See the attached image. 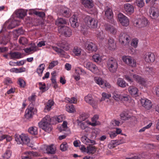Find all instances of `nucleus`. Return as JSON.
<instances>
[{
    "label": "nucleus",
    "mask_w": 159,
    "mask_h": 159,
    "mask_svg": "<svg viewBox=\"0 0 159 159\" xmlns=\"http://www.w3.org/2000/svg\"><path fill=\"white\" fill-rule=\"evenodd\" d=\"M64 119V116L62 115L59 116L52 119L49 116L47 115L42 119L41 121L39 122L38 125L40 128L46 132L49 133L52 129V125L50 124L51 120H55L58 123L62 122Z\"/></svg>",
    "instance_id": "1"
},
{
    "label": "nucleus",
    "mask_w": 159,
    "mask_h": 159,
    "mask_svg": "<svg viewBox=\"0 0 159 159\" xmlns=\"http://www.w3.org/2000/svg\"><path fill=\"white\" fill-rule=\"evenodd\" d=\"M107 67L109 71L112 73L115 72L118 68V63L116 59L109 58L107 62Z\"/></svg>",
    "instance_id": "2"
},
{
    "label": "nucleus",
    "mask_w": 159,
    "mask_h": 159,
    "mask_svg": "<svg viewBox=\"0 0 159 159\" xmlns=\"http://www.w3.org/2000/svg\"><path fill=\"white\" fill-rule=\"evenodd\" d=\"M15 141L18 144H27L30 141V139L28 136L25 134L20 135H15Z\"/></svg>",
    "instance_id": "3"
},
{
    "label": "nucleus",
    "mask_w": 159,
    "mask_h": 159,
    "mask_svg": "<svg viewBox=\"0 0 159 159\" xmlns=\"http://www.w3.org/2000/svg\"><path fill=\"white\" fill-rule=\"evenodd\" d=\"M85 21L89 28L94 29L97 26V20L89 16H87L85 17Z\"/></svg>",
    "instance_id": "4"
},
{
    "label": "nucleus",
    "mask_w": 159,
    "mask_h": 159,
    "mask_svg": "<svg viewBox=\"0 0 159 159\" xmlns=\"http://www.w3.org/2000/svg\"><path fill=\"white\" fill-rule=\"evenodd\" d=\"M119 41L121 44H127L130 42L131 38L126 33H121L119 35Z\"/></svg>",
    "instance_id": "5"
},
{
    "label": "nucleus",
    "mask_w": 159,
    "mask_h": 159,
    "mask_svg": "<svg viewBox=\"0 0 159 159\" xmlns=\"http://www.w3.org/2000/svg\"><path fill=\"white\" fill-rule=\"evenodd\" d=\"M123 61L126 64L132 67L136 66V61L132 57L129 56H123L122 58Z\"/></svg>",
    "instance_id": "6"
},
{
    "label": "nucleus",
    "mask_w": 159,
    "mask_h": 159,
    "mask_svg": "<svg viewBox=\"0 0 159 159\" xmlns=\"http://www.w3.org/2000/svg\"><path fill=\"white\" fill-rule=\"evenodd\" d=\"M117 18L118 21L121 25L124 26H127L129 24L128 18L121 13L118 14Z\"/></svg>",
    "instance_id": "7"
},
{
    "label": "nucleus",
    "mask_w": 159,
    "mask_h": 159,
    "mask_svg": "<svg viewBox=\"0 0 159 159\" xmlns=\"http://www.w3.org/2000/svg\"><path fill=\"white\" fill-rule=\"evenodd\" d=\"M85 49L90 52H96L97 50V47L94 43L89 41H87L84 43Z\"/></svg>",
    "instance_id": "8"
},
{
    "label": "nucleus",
    "mask_w": 159,
    "mask_h": 159,
    "mask_svg": "<svg viewBox=\"0 0 159 159\" xmlns=\"http://www.w3.org/2000/svg\"><path fill=\"white\" fill-rule=\"evenodd\" d=\"M34 105L30 103L25 111V116L27 119L31 118L34 114Z\"/></svg>",
    "instance_id": "9"
},
{
    "label": "nucleus",
    "mask_w": 159,
    "mask_h": 159,
    "mask_svg": "<svg viewBox=\"0 0 159 159\" xmlns=\"http://www.w3.org/2000/svg\"><path fill=\"white\" fill-rule=\"evenodd\" d=\"M148 23V20L145 17L139 19L135 22V26L139 28H142L146 26Z\"/></svg>",
    "instance_id": "10"
},
{
    "label": "nucleus",
    "mask_w": 159,
    "mask_h": 159,
    "mask_svg": "<svg viewBox=\"0 0 159 159\" xmlns=\"http://www.w3.org/2000/svg\"><path fill=\"white\" fill-rule=\"evenodd\" d=\"M85 66L94 74L98 72L99 70L96 66L92 63L88 62L85 64Z\"/></svg>",
    "instance_id": "11"
},
{
    "label": "nucleus",
    "mask_w": 159,
    "mask_h": 159,
    "mask_svg": "<svg viewBox=\"0 0 159 159\" xmlns=\"http://www.w3.org/2000/svg\"><path fill=\"white\" fill-rule=\"evenodd\" d=\"M61 34L66 37H70L72 34L71 30L69 27L65 26L61 28L60 30Z\"/></svg>",
    "instance_id": "12"
},
{
    "label": "nucleus",
    "mask_w": 159,
    "mask_h": 159,
    "mask_svg": "<svg viewBox=\"0 0 159 159\" xmlns=\"http://www.w3.org/2000/svg\"><path fill=\"white\" fill-rule=\"evenodd\" d=\"M85 101L92 106L93 108H96L97 107V102L93 98L91 94H88L84 97Z\"/></svg>",
    "instance_id": "13"
},
{
    "label": "nucleus",
    "mask_w": 159,
    "mask_h": 159,
    "mask_svg": "<svg viewBox=\"0 0 159 159\" xmlns=\"http://www.w3.org/2000/svg\"><path fill=\"white\" fill-rule=\"evenodd\" d=\"M72 55L75 57H80L84 55L83 50L80 48L75 47L72 51Z\"/></svg>",
    "instance_id": "14"
},
{
    "label": "nucleus",
    "mask_w": 159,
    "mask_h": 159,
    "mask_svg": "<svg viewBox=\"0 0 159 159\" xmlns=\"http://www.w3.org/2000/svg\"><path fill=\"white\" fill-rule=\"evenodd\" d=\"M143 58L147 62H152L155 60V56L153 53L151 52H147L144 55Z\"/></svg>",
    "instance_id": "15"
},
{
    "label": "nucleus",
    "mask_w": 159,
    "mask_h": 159,
    "mask_svg": "<svg viewBox=\"0 0 159 159\" xmlns=\"http://www.w3.org/2000/svg\"><path fill=\"white\" fill-rule=\"evenodd\" d=\"M149 13L151 17L156 19L159 16V9L155 7H152L150 10Z\"/></svg>",
    "instance_id": "16"
},
{
    "label": "nucleus",
    "mask_w": 159,
    "mask_h": 159,
    "mask_svg": "<svg viewBox=\"0 0 159 159\" xmlns=\"http://www.w3.org/2000/svg\"><path fill=\"white\" fill-rule=\"evenodd\" d=\"M141 102L142 106L147 110L149 109L152 107V102L147 98L142 99Z\"/></svg>",
    "instance_id": "17"
},
{
    "label": "nucleus",
    "mask_w": 159,
    "mask_h": 159,
    "mask_svg": "<svg viewBox=\"0 0 159 159\" xmlns=\"http://www.w3.org/2000/svg\"><path fill=\"white\" fill-rule=\"evenodd\" d=\"M124 9L125 13L130 15L132 14L134 11V6L129 3H126L124 5Z\"/></svg>",
    "instance_id": "18"
},
{
    "label": "nucleus",
    "mask_w": 159,
    "mask_h": 159,
    "mask_svg": "<svg viewBox=\"0 0 159 159\" xmlns=\"http://www.w3.org/2000/svg\"><path fill=\"white\" fill-rule=\"evenodd\" d=\"M15 12L16 17L20 19L23 18L27 15L26 11L22 9L16 10Z\"/></svg>",
    "instance_id": "19"
},
{
    "label": "nucleus",
    "mask_w": 159,
    "mask_h": 159,
    "mask_svg": "<svg viewBox=\"0 0 159 159\" xmlns=\"http://www.w3.org/2000/svg\"><path fill=\"white\" fill-rule=\"evenodd\" d=\"M69 21L71 26L74 28L78 27L79 25V23L78 22L77 17L75 15H73L70 19Z\"/></svg>",
    "instance_id": "20"
},
{
    "label": "nucleus",
    "mask_w": 159,
    "mask_h": 159,
    "mask_svg": "<svg viewBox=\"0 0 159 159\" xmlns=\"http://www.w3.org/2000/svg\"><path fill=\"white\" fill-rule=\"evenodd\" d=\"M128 91L131 95L135 97L138 96L139 90L136 87L133 86H130L128 89Z\"/></svg>",
    "instance_id": "21"
},
{
    "label": "nucleus",
    "mask_w": 159,
    "mask_h": 159,
    "mask_svg": "<svg viewBox=\"0 0 159 159\" xmlns=\"http://www.w3.org/2000/svg\"><path fill=\"white\" fill-rule=\"evenodd\" d=\"M60 14L62 16L66 18H68L70 16L69 9L66 7H63L61 10Z\"/></svg>",
    "instance_id": "22"
},
{
    "label": "nucleus",
    "mask_w": 159,
    "mask_h": 159,
    "mask_svg": "<svg viewBox=\"0 0 159 159\" xmlns=\"http://www.w3.org/2000/svg\"><path fill=\"white\" fill-rule=\"evenodd\" d=\"M9 55L11 59H19L22 58V54L19 52H11L9 53Z\"/></svg>",
    "instance_id": "23"
},
{
    "label": "nucleus",
    "mask_w": 159,
    "mask_h": 159,
    "mask_svg": "<svg viewBox=\"0 0 159 159\" xmlns=\"http://www.w3.org/2000/svg\"><path fill=\"white\" fill-rule=\"evenodd\" d=\"M80 128L82 129H84L87 127L88 125H90L93 126H96V124L95 123H91V122L88 121H81L80 122Z\"/></svg>",
    "instance_id": "24"
},
{
    "label": "nucleus",
    "mask_w": 159,
    "mask_h": 159,
    "mask_svg": "<svg viewBox=\"0 0 159 159\" xmlns=\"http://www.w3.org/2000/svg\"><path fill=\"white\" fill-rule=\"evenodd\" d=\"M67 23V20L62 18L58 17L55 21L56 25L59 27H61V28L63 27V25H66Z\"/></svg>",
    "instance_id": "25"
},
{
    "label": "nucleus",
    "mask_w": 159,
    "mask_h": 159,
    "mask_svg": "<svg viewBox=\"0 0 159 159\" xmlns=\"http://www.w3.org/2000/svg\"><path fill=\"white\" fill-rule=\"evenodd\" d=\"M133 77L137 83L143 85L145 84L146 81L145 79L141 76L135 74L133 75Z\"/></svg>",
    "instance_id": "26"
},
{
    "label": "nucleus",
    "mask_w": 159,
    "mask_h": 159,
    "mask_svg": "<svg viewBox=\"0 0 159 159\" xmlns=\"http://www.w3.org/2000/svg\"><path fill=\"white\" fill-rule=\"evenodd\" d=\"M19 22L15 20L9 21L7 23V28L9 29H11L15 28L16 26L18 25Z\"/></svg>",
    "instance_id": "27"
},
{
    "label": "nucleus",
    "mask_w": 159,
    "mask_h": 159,
    "mask_svg": "<svg viewBox=\"0 0 159 159\" xmlns=\"http://www.w3.org/2000/svg\"><path fill=\"white\" fill-rule=\"evenodd\" d=\"M105 15L107 18L112 21L113 12L112 10L107 7L105 8Z\"/></svg>",
    "instance_id": "28"
},
{
    "label": "nucleus",
    "mask_w": 159,
    "mask_h": 159,
    "mask_svg": "<svg viewBox=\"0 0 159 159\" xmlns=\"http://www.w3.org/2000/svg\"><path fill=\"white\" fill-rule=\"evenodd\" d=\"M82 3L85 7L91 8L93 6V2L92 0H82Z\"/></svg>",
    "instance_id": "29"
},
{
    "label": "nucleus",
    "mask_w": 159,
    "mask_h": 159,
    "mask_svg": "<svg viewBox=\"0 0 159 159\" xmlns=\"http://www.w3.org/2000/svg\"><path fill=\"white\" fill-rule=\"evenodd\" d=\"M105 30L108 31H110L113 34H115L116 33L117 30L113 26H111L108 24H106L105 25Z\"/></svg>",
    "instance_id": "30"
},
{
    "label": "nucleus",
    "mask_w": 159,
    "mask_h": 159,
    "mask_svg": "<svg viewBox=\"0 0 159 159\" xmlns=\"http://www.w3.org/2000/svg\"><path fill=\"white\" fill-rule=\"evenodd\" d=\"M54 102L52 100H49L47 102L45 107L44 108V111H49L52 109V106H53Z\"/></svg>",
    "instance_id": "31"
},
{
    "label": "nucleus",
    "mask_w": 159,
    "mask_h": 159,
    "mask_svg": "<svg viewBox=\"0 0 159 159\" xmlns=\"http://www.w3.org/2000/svg\"><path fill=\"white\" fill-rule=\"evenodd\" d=\"M45 67L44 64H40L37 68L36 72L39 76L41 77L42 76L43 71L45 69Z\"/></svg>",
    "instance_id": "32"
},
{
    "label": "nucleus",
    "mask_w": 159,
    "mask_h": 159,
    "mask_svg": "<svg viewBox=\"0 0 159 159\" xmlns=\"http://www.w3.org/2000/svg\"><path fill=\"white\" fill-rule=\"evenodd\" d=\"M32 14L42 18L44 17L45 15V13L44 12L42 11H36L34 9L30 10L29 14Z\"/></svg>",
    "instance_id": "33"
},
{
    "label": "nucleus",
    "mask_w": 159,
    "mask_h": 159,
    "mask_svg": "<svg viewBox=\"0 0 159 159\" xmlns=\"http://www.w3.org/2000/svg\"><path fill=\"white\" fill-rule=\"evenodd\" d=\"M122 143L120 141L112 140L108 145V147L110 149H112L116 147L117 145Z\"/></svg>",
    "instance_id": "34"
},
{
    "label": "nucleus",
    "mask_w": 159,
    "mask_h": 159,
    "mask_svg": "<svg viewBox=\"0 0 159 159\" xmlns=\"http://www.w3.org/2000/svg\"><path fill=\"white\" fill-rule=\"evenodd\" d=\"M94 80L95 82L97 84L99 85L102 88H103L104 81L102 78L100 77H96L94 78Z\"/></svg>",
    "instance_id": "35"
},
{
    "label": "nucleus",
    "mask_w": 159,
    "mask_h": 159,
    "mask_svg": "<svg viewBox=\"0 0 159 159\" xmlns=\"http://www.w3.org/2000/svg\"><path fill=\"white\" fill-rule=\"evenodd\" d=\"M88 116L85 113H83L80 115L79 118L77 120V123L78 125L80 124V122L83 121L88 118Z\"/></svg>",
    "instance_id": "36"
},
{
    "label": "nucleus",
    "mask_w": 159,
    "mask_h": 159,
    "mask_svg": "<svg viewBox=\"0 0 159 159\" xmlns=\"http://www.w3.org/2000/svg\"><path fill=\"white\" fill-rule=\"evenodd\" d=\"M117 84L119 86L122 88H125L126 85H128L121 78H119L118 79Z\"/></svg>",
    "instance_id": "37"
},
{
    "label": "nucleus",
    "mask_w": 159,
    "mask_h": 159,
    "mask_svg": "<svg viewBox=\"0 0 159 159\" xmlns=\"http://www.w3.org/2000/svg\"><path fill=\"white\" fill-rule=\"evenodd\" d=\"M66 110L69 112L72 113L75 111V108L74 105L72 104H69L66 106Z\"/></svg>",
    "instance_id": "38"
},
{
    "label": "nucleus",
    "mask_w": 159,
    "mask_h": 159,
    "mask_svg": "<svg viewBox=\"0 0 159 159\" xmlns=\"http://www.w3.org/2000/svg\"><path fill=\"white\" fill-rule=\"evenodd\" d=\"M120 116L121 119L124 120H128L131 117V116L129 115L126 112L124 111L121 113Z\"/></svg>",
    "instance_id": "39"
},
{
    "label": "nucleus",
    "mask_w": 159,
    "mask_h": 159,
    "mask_svg": "<svg viewBox=\"0 0 159 159\" xmlns=\"http://www.w3.org/2000/svg\"><path fill=\"white\" fill-rule=\"evenodd\" d=\"M113 98L116 101H120L122 95H121L117 91H114L113 93Z\"/></svg>",
    "instance_id": "40"
},
{
    "label": "nucleus",
    "mask_w": 159,
    "mask_h": 159,
    "mask_svg": "<svg viewBox=\"0 0 159 159\" xmlns=\"http://www.w3.org/2000/svg\"><path fill=\"white\" fill-rule=\"evenodd\" d=\"M46 151L48 153L54 154L55 151V149L53 148V145H51L47 147Z\"/></svg>",
    "instance_id": "41"
},
{
    "label": "nucleus",
    "mask_w": 159,
    "mask_h": 159,
    "mask_svg": "<svg viewBox=\"0 0 159 159\" xmlns=\"http://www.w3.org/2000/svg\"><path fill=\"white\" fill-rule=\"evenodd\" d=\"M28 132L32 135H35L38 134V129L36 127H30L28 129Z\"/></svg>",
    "instance_id": "42"
},
{
    "label": "nucleus",
    "mask_w": 159,
    "mask_h": 159,
    "mask_svg": "<svg viewBox=\"0 0 159 159\" xmlns=\"http://www.w3.org/2000/svg\"><path fill=\"white\" fill-rule=\"evenodd\" d=\"M58 46L65 50L68 49V44L65 41H63L58 43Z\"/></svg>",
    "instance_id": "43"
},
{
    "label": "nucleus",
    "mask_w": 159,
    "mask_h": 159,
    "mask_svg": "<svg viewBox=\"0 0 159 159\" xmlns=\"http://www.w3.org/2000/svg\"><path fill=\"white\" fill-rule=\"evenodd\" d=\"M35 152H33L31 151H28L25 153V154L26 155H27V156H23L22 157V159H30V157L31 156H35Z\"/></svg>",
    "instance_id": "44"
},
{
    "label": "nucleus",
    "mask_w": 159,
    "mask_h": 159,
    "mask_svg": "<svg viewBox=\"0 0 159 159\" xmlns=\"http://www.w3.org/2000/svg\"><path fill=\"white\" fill-rule=\"evenodd\" d=\"M108 44L109 49H114L115 44L114 43V40L110 38L108 40Z\"/></svg>",
    "instance_id": "45"
},
{
    "label": "nucleus",
    "mask_w": 159,
    "mask_h": 159,
    "mask_svg": "<svg viewBox=\"0 0 159 159\" xmlns=\"http://www.w3.org/2000/svg\"><path fill=\"white\" fill-rule=\"evenodd\" d=\"M9 38L6 36H3L0 39V44L6 45L9 41Z\"/></svg>",
    "instance_id": "46"
},
{
    "label": "nucleus",
    "mask_w": 159,
    "mask_h": 159,
    "mask_svg": "<svg viewBox=\"0 0 159 159\" xmlns=\"http://www.w3.org/2000/svg\"><path fill=\"white\" fill-rule=\"evenodd\" d=\"M65 100L67 102L71 103H76L77 101V99L75 97H72L71 98H66Z\"/></svg>",
    "instance_id": "47"
},
{
    "label": "nucleus",
    "mask_w": 159,
    "mask_h": 159,
    "mask_svg": "<svg viewBox=\"0 0 159 159\" xmlns=\"http://www.w3.org/2000/svg\"><path fill=\"white\" fill-rule=\"evenodd\" d=\"M18 84L21 88H24L25 86V81L21 78H19L18 80Z\"/></svg>",
    "instance_id": "48"
},
{
    "label": "nucleus",
    "mask_w": 159,
    "mask_h": 159,
    "mask_svg": "<svg viewBox=\"0 0 159 159\" xmlns=\"http://www.w3.org/2000/svg\"><path fill=\"white\" fill-rule=\"evenodd\" d=\"M52 49L61 55H63L64 54V52L63 50L60 48H58L57 47L53 46V47H52Z\"/></svg>",
    "instance_id": "49"
},
{
    "label": "nucleus",
    "mask_w": 159,
    "mask_h": 159,
    "mask_svg": "<svg viewBox=\"0 0 159 159\" xmlns=\"http://www.w3.org/2000/svg\"><path fill=\"white\" fill-rule=\"evenodd\" d=\"M11 156V152L10 150H7L5 152L2 157L4 159H8Z\"/></svg>",
    "instance_id": "50"
},
{
    "label": "nucleus",
    "mask_w": 159,
    "mask_h": 159,
    "mask_svg": "<svg viewBox=\"0 0 159 159\" xmlns=\"http://www.w3.org/2000/svg\"><path fill=\"white\" fill-rule=\"evenodd\" d=\"M68 146L66 142H63L60 145V149L63 151H65L67 149Z\"/></svg>",
    "instance_id": "51"
},
{
    "label": "nucleus",
    "mask_w": 159,
    "mask_h": 159,
    "mask_svg": "<svg viewBox=\"0 0 159 159\" xmlns=\"http://www.w3.org/2000/svg\"><path fill=\"white\" fill-rule=\"evenodd\" d=\"M3 83L4 85H9L12 83L11 79L9 77H6L4 79Z\"/></svg>",
    "instance_id": "52"
},
{
    "label": "nucleus",
    "mask_w": 159,
    "mask_h": 159,
    "mask_svg": "<svg viewBox=\"0 0 159 159\" xmlns=\"http://www.w3.org/2000/svg\"><path fill=\"white\" fill-rule=\"evenodd\" d=\"M88 152L91 153H93L96 151V148L94 146H89L87 148Z\"/></svg>",
    "instance_id": "53"
},
{
    "label": "nucleus",
    "mask_w": 159,
    "mask_h": 159,
    "mask_svg": "<svg viewBox=\"0 0 159 159\" xmlns=\"http://www.w3.org/2000/svg\"><path fill=\"white\" fill-rule=\"evenodd\" d=\"M93 60L96 62H100L101 58L100 55L98 54H96L93 56Z\"/></svg>",
    "instance_id": "54"
},
{
    "label": "nucleus",
    "mask_w": 159,
    "mask_h": 159,
    "mask_svg": "<svg viewBox=\"0 0 159 159\" xmlns=\"http://www.w3.org/2000/svg\"><path fill=\"white\" fill-rule=\"evenodd\" d=\"M81 140L83 143L88 145L89 143V139H88L86 136H84L81 138Z\"/></svg>",
    "instance_id": "55"
},
{
    "label": "nucleus",
    "mask_w": 159,
    "mask_h": 159,
    "mask_svg": "<svg viewBox=\"0 0 159 159\" xmlns=\"http://www.w3.org/2000/svg\"><path fill=\"white\" fill-rule=\"evenodd\" d=\"M138 42L139 40L137 38H134L132 40L131 45L132 46L134 47L135 48H136L137 46Z\"/></svg>",
    "instance_id": "56"
},
{
    "label": "nucleus",
    "mask_w": 159,
    "mask_h": 159,
    "mask_svg": "<svg viewBox=\"0 0 159 159\" xmlns=\"http://www.w3.org/2000/svg\"><path fill=\"white\" fill-rule=\"evenodd\" d=\"M145 71L147 72H148V74L151 75H154L155 72V70L151 67H147L145 70Z\"/></svg>",
    "instance_id": "57"
},
{
    "label": "nucleus",
    "mask_w": 159,
    "mask_h": 159,
    "mask_svg": "<svg viewBox=\"0 0 159 159\" xmlns=\"http://www.w3.org/2000/svg\"><path fill=\"white\" fill-rule=\"evenodd\" d=\"M75 73L76 74H80V73L83 74H84L86 73L85 71L84 70L81 68L78 67L75 69Z\"/></svg>",
    "instance_id": "58"
},
{
    "label": "nucleus",
    "mask_w": 159,
    "mask_h": 159,
    "mask_svg": "<svg viewBox=\"0 0 159 159\" xmlns=\"http://www.w3.org/2000/svg\"><path fill=\"white\" fill-rule=\"evenodd\" d=\"M39 89L41 90H42L43 92H44L47 90L46 88V84L45 83L39 82Z\"/></svg>",
    "instance_id": "59"
},
{
    "label": "nucleus",
    "mask_w": 159,
    "mask_h": 159,
    "mask_svg": "<svg viewBox=\"0 0 159 159\" xmlns=\"http://www.w3.org/2000/svg\"><path fill=\"white\" fill-rule=\"evenodd\" d=\"M19 43L22 45H24L27 43V40L25 37H21L19 40Z\"/></svg>",
    "instance_id": "60"
},
{
    "label": "nucleus",
    "mask_w": 159,
    "mask_h": 159,
    "mask_svg": "<svg viewBox=\"0 0 159 159\" xmlns=\"http://www.w3.org/2000/svg\"><path fill=\"white\" fill-rule=\"evenodd\" d=\"M129 96L127 94L122 95L120 101L126 102L129 100Z\"/></svg>",
    "instance_id": "61"
},
{
    "label": "nucleus",
    "mask_w": 159,
    "mask_h": 159,
    "mask_svg": "<svg viewBox=\"0 0 159 159\" xmlns=\"http://www.w3.org/2000/svg\"><path fill=\"white\" fill-rule=\"evenodd\" d=\"M58 63V61H52L50 64L49 66V68L50 69H52L56 66L57 65Z\"/></svg>",
    "instance_id": "62"
},
{
    "label": "nucleus",
    "mask_w": 159,
    "mask_h": 159,
    "mask_svg": "<svg viewBox=\"0 0 159 159\" xmlns=\"http://www.w3.org/2000/svg\"><path fill=\"white\" fill-rule=\"evenodd\" d=\"M102 100H103L105 99H109L111 97V95L110 94H108L105 93H103L102 94Z\"/></svg>",
    "instance_id": "63"
},
{
    "label": "nucleus",
    "mask_w": 159,
    "mask_h": 159,
    "mask_svg": "<svg viewBox=\"0 0 159 159\" xmlns=\"http://www.w3.org/2000/svg\"><path fill=\"white\" fill-rule=\"evenodd\" d=\"M137 4L138 7H142L144 6V3L143 0H137Z\"/></svg>",
    "instance_id": "64"
}]
</instances>
